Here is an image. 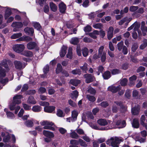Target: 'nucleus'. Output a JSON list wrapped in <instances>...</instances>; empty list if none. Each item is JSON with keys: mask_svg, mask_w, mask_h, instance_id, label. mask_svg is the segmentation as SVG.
<instances>
[{"mask_svg": "<svg viewBox=\"0 0 147 147\" xmlns=\"http://www.w3.org/2000/svg\"><path fill=\"white\" fill-rule=\"evenodd\" d=\"M122 140L120 138L116 137H111L106 141V144L109 146L113 147H118L119 145Z\"/></svg>", "mask_w": 147, "mask_h": 147, "instance_id": "obj_1", "label": "nucleus"}, {"mask_svg": "<svg viewBox=\"0 0 147 147\" xmlns=\"http://www.w3.org/2000/svg\"><path fill=\"white\" fill-rule=\"evenodd\" d=\"M6 70L4 69H0V82L5 84L8 82L7 78H4L6 75Z\"/></svg>", "mask_w": 147, "mask_h": 147, "instance_id": "obj_2", "label": "nucleus"}, {"mask_svg": "<svg viewBox=\"0 0 147 147\" xmlns=\"http://www.w3.org/2000/svg\"><path fill=\"white\" fill-rule=\"evenodd\" d=\"M117 126L116 127H103L100 129L102 130H107L108 129H111L114 128H122L124 127L126 125L125 122L124 121H123L122 122L120 121H118L116 123Z\"/></svg>", "mask_w": 147, "mask_h": 147, "instance_id": "obj_3", "label": "nucleus"}, {"mask_svg": "<svg viewBox=\"0 0 147 147\" xmlns=\"http://www.w3.org/2000/svg\"><path fill=\"white\" fill-rule=\"evenodd\" d=\"M116 105L117 106H120L121 109H124V111L123 112L126 111V108L123 106L122 103L121 102L117 101L115 102V103L112 107V110L113 112L116 113L117 111L118 108Z\"/></svg>", "mask_w": 147, "mask_h": 147, "instance_id": "obj_4", "label": "nucleus"}, {"mask_svg": "<svg viewBox=\"0 0 147 147\" xmlns=\"http://www.w3.org/2000/svg\"><path fill=\"white\" fill-rule=\"evenodd\" d=\"M140 23L136 22L128 28V30L129 31L134 28V31H138L139 36L140 35H141V31L138 30L140 27Z\"/></svg>", "mask_w": 147, "mask_h": 147, "instance_id": "obj_5", "label": "nucleus"}, {"mask_svg": "<svg viewBox=\"0 0 147 147\" xmlns=\"http://www.w3.org/2000/svg\"><path fill=\"white\" fill-rule=\"evenodd\" d=\"M25 47L22 44H17L14 45L13 49L14 51L17 53L22 52L24 49Z\"/></svg>", "mask_w": 147, "mask_h": 147, "instance_id": "obj_6", "label": "nucleus"}, {"mask_svg": "<svg viewBox=\"0 0 147 147\" xmlns=\"http://www.w3.org/2000/svg\"><path fill=\"white\" fill-rule=\"evenodd\" d=\"M23 24L22 22H13L11 24V26L14 28L13 30L14 32L19 31V29L22 27Z\"/></svg>", "mask_w": 147, "mask_h": 147, "instance_id": "obj_7", "label": "nucleus"}, {"mask_svg": "<svg viewBox=\"0 0 147 147\" xmlns=\"http://www.w3.org/2000/svg\"><path fill=\"white\" fill-rule=\"evenodd\" d=\"M102 10H98L95 13H93L89 15V17L90 19H92L94 17L96 14H97V16L98 18L102 17L105 14V12H101Z\"/></svg>", "mask_w": 147, "mask_h": 147, "instance_id": "obj_8", "label": "nucleus"}, {"mask_svg": "<svg viewBox=\"0 0 147 147\" xmlns=\"http://www.w3.org/2000/svg\"><path fill=\"white\" fill-rule=\"evenodd\" d=\"M84 77L86 79L85 82L87 83L92 82L95 79L94 76L90 74H86L84 76Z\"/></svg>", "mask_w": 147, "mask_h": 147, "instance_id": "obj_9", "label": "nucleus"}, {"mask_svg": "<svg viewBox=\"0 0 147 147\" xmlns=\"http://www.w3.org/2000/svg\"><path fill=\"white\" fill-rule=\"evenodd\" d=\"M2 67H4L7 71L9 70L7 60L5 59H3L0 63V69H3Z\"/></svg>", "mask_w": 147, "mask_h": 147, "instance_id": "obj_10", "label": "nucleus"}, {"mask_svg": "<svg viewBox=\"0 0 147 147\" xmlns=\"http://www.w3.org/2000/svg\"><path fill=\"white\" fill-rule=\"evenodd\" d=\"M9 108L11 111L15 109V113L16 114L17 113L18 111L20 109V106L17 105L13 102L9 105Z\"/></svg>", "mask_w": 147, "mask_h": 147, "instance_id": "obj_11", "label": "nucleus"}, {"mask_svg": "<svg viewBox=\"0 0 147 147\" xmlns=\"http://www.w3.org/2000/svg\"><path fill=\"white\" fill-rule=\"evenodd\" d=\"M14 63L15 67L18 69H20L24 68L26 64L25 63L23 64L20 61H15Z\"/></svg>", "mask_w": 147, "mask_h": 147, "instance_id": "obj_12", "label": "nucleus"}, {"mask_svg": "<svg viewBox=\"0 0 147 147\" xmlns=\"http://www.w3.org/2000/svg\"><path fill=\"white\" fill-rule=\"evenodd\" d=\"M49 70V66L48 65H47L43 68L44 74L42 75L41 77L43 78H48L49 76L48 73Z\"/></svg>", "mask_w": 147, "mask_h": 147, "instance_id": "obj_13", "label": "nucleus"}, {"mask_svg": "<svg viewBox=\"0 0 147 147\" xmlns=\"http://www.w3.org/2000/svg\"><path fill=\"white\" fill-rule=\"evenodd\" d=\"M24 30L26 33L31 36H33L34 34V29L32 28L26 27L25 28Z\"/></svg>", "mask_w": 147, "mask_h": 147, "instance_id": "obj_14", "label": "nucleus"}, {"mask_svg": "<svg viewBox=\"0 0 147 147\" xmlns=\"http://www.w3.org/2000/svg\"><path fill=\"white\" fill-rule=\"evenodd\" d=\"M22 98V96L20 95H16L13 98V102L18 104H20L21 102V99Z\"/></svg>", "mask_w": 147, "mask_h": 147, "instance_id": "obj_15", "label": "nucleus"}, {"mask_svg": "<svg viewBox=\"0 0 147 147\" xmlns=\"http://www.w3.org/2000/svg\"><path fill=\"white\" fill-rule=\"evenodd\" d=\"M121 87L120 86L116 87L114 86H112L109 87L108 88V90L112 92H116L118 90L120 89Z\"/></svg>", "mask_w": 147, "mask_h": 147, "instance_id": "obj_16", "label": "nucleus"}, {"mask_svg": "<svg viewBox=\"0 0 147 147\" xmlns=\"http://www.w3.org/2000/svg\"><path fill=\"white\" fill-rule=\"evenodd\" d=\"M113 27H110L108 29L107 33V38L110 40L113 36Z\"/></svg>", "mask_w": 147, "mask_h": 147, "instance_id": "obj_17", "label": "nucleus"}, {"mask_svg": "<svg viewBox=\"0 0 147 147\" xmlns=\"http://www.w3.org/2000/svg\"><path fill=\"white\" fill-rule=\"evenodd\" d=\"M47 126H45L43 128L45 129H51L52 130H54L55 128L53 127L54 125L53 123L52 122H50L47 121Z\"/></svg>", "mask_w": 147, "mask_h": 147, "instance_id": "obj_18", "label": "nucleus"}, {"mask_svg": "<svg viewBox=\"0 0 147 147\" xmlns=\"http://www.w3.org/2000/svg\"><path fill=\"white\" fill-rule=\"evenodd\" d=\"M55 107L53 106H48L44 108L45 112L48 113H51L55 110Z\"/></svg>", "mask_w": 147, "mask_h": 147, "instance_id": "obj_19", "label": "nucleus"}, {"mask_svg": "<svg viewBox=\"0 0 147 147\" xmlns=\"http://www.w3.org/2000/svg\"><path fill=\"white\" fill-rule=\"evenodd\" d=\"M43 134L45 136L49 138H52L54 137L53 133L48 131L44 130Z\"/></svg>", "mask_w": 147, "mask_h": 147, "instance_id": "obj_20", "label": "nucleus"}, {"mask_svg": "<svg viewBox=\"0 0 147 147\" xmlns=\"http://www.w3.org/2000/svg\"><path fill=\"white\" fill-rule=\"evenodd\" d=\"M4 10L5 11V19H7L11 14V11L9 8L6 7Z\"/></svg>", "mask_w": 147, "mask_h": 147, "instance_id": "obj_21", "label": "nucleus"}, {"mask_svg": "<svg viewBox=\"0 0 147 147\" xmlns=\"http://www.w3.org/2000/svg\"><path fill=\"white\" fill-rule=\"evenodd\" d=\"M37 46L36 43L33 42H30L28 43L27 45L28 49L31 50L35 48Z\"/></svg>", "mask_w": 147, "mask_h": 147, "instance_id": "obj_22", "label": "nucleus"}, {"mask_svg": "<svg viewBox=\"0 0 147 147\" xmlns=\"http://www.w3.org/2000/svg\"><path fill=\"white\" fill-rule=\"evenodd\" d=\"M2 136H5L3 138V141L4 142H8L10 141V136L7 133L5 134L3 132L2 133Z\"/></svg>", "mask_w": 147, "mask_h": 147, "instance_id": "obj_23", "label": "nucleus"}, {"mask_svg": "<svg viewBox=\"0 0 147 147\" xmlns=\"http://www.w3.org/2000/svg\"><path fill=\"white\" fill-rule=\"evenodd\" d=\"M59 7L61 12H65L66 9V5L63 2H61L59 4Z\"/></svg>", "mask_w": 147, "mask_h": 147, "instance_id": "obj_24", "label": "nucleus"}, {"mask_svg": "<svg viewBox=\"0 0 147 147\" xmlns=\"http://www.w3.org/2000/svg\"><path fill=\"white\" fill-rule=\"evenodd\" d=\"M98 123L100 125L105 126L108 124V122L105 119H100L97 120Z\"/></svg>", "mask_w": 147, "mask_h": 147, "instance_id": "obj_25", "label": "nucleus"}, {"mask_svg": "<svg viewBox=\"0 0 147 147\" xmlns=\"http://www.w3.org/2000/svg\"><path fill=\"white\" fill-rule=\"evenodd\" d=\"M140 107L139 106L137 105L136 107L133 108L131 109V112L134 115H137L139 112Z\"/></svg>", "mask_w": 147, "mask_h": 147, "instance_id": "obj_26", "label": "nucleus"}, {"mask_svg": "<svg viewBox=\"0 0 147 147\" xmlns=\"http://www.w3.org/2000/svg\"><path fill=\"white\" fill-rule=\"evenodd\" d=\"M67 47L66 46H63L61 48L60 52V56L61 57H64L66 53Z\"/></svg>", "mask_w": 147, "mask_h": 147, "instance_id": "obj_27", "label": "nucleus"}, {"mask_svg": "<svg viewBox=\"0 0 147 147\" xmlns=\"http://www.w3.org/2000/svg\"><path fill=\"white\" fill-rule=\"evenodd\" d=\"M99 32L96 30H94L93 32L89 33V36L94 39H96L97 38L96 35L99 34Z\"/></svg>", "mask_w": 147, "mask_h": 147, "instance_id": "obj_28", "label": "nucleus"}, {"mask_svg": "<svg viewBox=\"0 0 147 147\" xmlns=\"http://www.w3.org/2000/svg\"><path fill=\"white\" fill-rule=\"evenodd\" d=\"M70 83L75 86H77L80 83V81L78 80L72 79L70 81Z\"/></svg>", "mask_w": 147, "mask_h": 147, "instance_id": "obj_29", "label": "nucleus"}, {"mask_svg": "<svg viewBox=\"0 0 147 147\" xmlns=\"http://www.w3.org/2000/svg\"><path fill=\"white\" fill-rule=\"evenodd\" d=\"M4 110L6 113L7 116L8 118L9 119H13L14 118V115L10 112H8L7 109H5Z\"/></svg>", "mask_w": 147, "mask_h": 147, "instance_id": "obj_30", "label": "nucleus"}, {"mask_svg": "<svg viewBox=\"0 0 147 147\" xmlns=\"http://www.w3.org/2000/svg\"><path fill=\"white\" fill-rule=\"evenodd\" d=\"M42 109L41 107L38 105L33 106L32 108V111L34 112H40Z\"/></svg>", "mask_w": 147, "mask_h": 147, "instance_id": "obj_31", "label": "nucleus"}, {"mask_svg": "<svg viewBox=\"0 0 147 147\" xmlns=\"http://www.w3.org/2000/svg\"><path fill=\"white\" fill-rule=\"evenodd\" d=\"M28 102L32 104H35L36 103V101L34 97L32 96H30L27 100Z\"/></svg>", "mask_w": 147, "mask_h": 147, "instance_id": "obj_32", "label": "nucleus"}, {"mask_svg": "<svg viewBox=\"0 0 147 147\" xmlns=\"http://www.w3.org/2000/svg\"><path fill=\"white\" fill-rule=\"evenodd\" d=\"M22 54L28 57H32L33 56L32 53L29 51H25L22 52Z\"/></svg>", "mask_w": 147, "mask_h": 147, "instance_id": "obj_33", "label": "nucleus"}, {"mask_svg": "<svg viewBox=\"0 0 147 147\" xmlns=\"http://www.w3.org/2000/svg\"><path fill=\"white\" fill-rule=\"evenodd\" d=\"M139 124L138 120L137 119H134L133 120L132 123L133 127L135 128H138L139 127Z\"/></svg>", "mask_w": 147, "mask_h": 147, "instance_id": "obj_34", "label": "nucleus"}, {"mask_svg": "<svg viewBox=\"0 0 147 147\" xmlns=\"http://www.w3.org/2000/svg\"><path fill=\"white\" fill-rule=\"evenodd\" d=\"M137 79V77L135 75H133L131 77H130L129 78L130 81V83L129 85L131 86L132 85L134 84V81L136 80Z\"/></svg>", "mask_w": 147, "mask_h": 147, "instance_id": "obj_35", "label": "nucleus"}, {"mask_svg": "<svg viewBox=\"0 0 147 147\" xmlns=\"http://www.w3.org/2000/svg\"><path fill=\"white\" fill-rule=\"evenodd\" d=\"M102 76L104 79H108L111 76V73L109 71H106L102 74Z\"/></svg>", "mask_w": 147, "mask_h": 147, "instance_id": "obj_36", "label": "nucleus"}, {"mask_svg": "<svg viewBox=\"0 0 147 147\" xmlns=\"http://www.w3.org/2000/svg\"><path fill=\"white\" fill-rule=\"evenodd\" d=\"M50 7L51 11L53 12L56 11L57 9V7L56 5L53 2L50 3Z\"/></svg>", "mask_w": 147, "mask_h": 147, "instance_id": "obj_37", "label": "nucleus"}, {"mask_svg": "<svg viewBox=\"0 0 147 147\" xmlns=\"http://www.w3.org/2000/svg\"><path fill=\"white\" fill-rule=\"evenodd\" d=\"M32 24L34 27L37 30H41V27L40 24L38 23L33 22L32 23Z\"/></svg>", "mask_w": 147, "mask_h": 147, "instance_id": "obj_38", "label": "nucleus"}, {"mask_svg": "<svg viewBox=\"0 0 147 147\" xmlns=\"http://www.w3.org/2000/svg\"><path fill=\"white\" fill-rule=\"evenodd\" d=\"M67 57L69 59H71L72 57V49L69 47L68 49V53L67 55Z\"/></svg>", "mask_w": 147, "mask_h": 147, "instance_id": "obj_39", "label": "nucleus"}, {"mask_svg": "<svg viewBox=\"0 0 147 147\" xmlns=\"http://www.w3.org/2000/svg\"><path fill=\"white\" fill-rule=\"evenodd\" d=\"M79 38L77 37H74L71 38L70 42V43L73 45H76L79 42Z\"/></svg>", "mask_w": 147, "mask_h": 147, "instance_id": "obj_40", "label": "nucleus"}, {"mask_svg": "<svg viewBox=\"0 0 147 147\" xmlns=\"http://www.w3.org/2000/svg\"><path fill=\"white\" fill-rule=\"evenodd\" d=\"M22 35V34L21 32L18 33H15L13 34L11 37V39H16L17 38H19Z\"/></svg>", "mask_w": 147, "mask_h": 147, "instance_id": "obj_41", "label": "nucleus"}, {"mask_svg": "<svg viewBox=\"0 0 147 147\" xmlns=\"http://www.w3.org/2000/svg\"><path fill=\"white\" fill-rule=\"evenodd\" d=\"M78 95V92L77 90H75L73 92L71 95V97L73 99H76Z\"/></svg>", "mask_w": 147, "mask_h": 147, "instance_id": "obj_42", "label": "nucleus"}, {"mask_svg": "<svg viewBox=\"0 0 147 147\" xmlns=\"http://www.w3.org/2000/svg\"><path fill=\"white\" fill-rule=\"evenodd\" d=\"M57 115L60 117H63L65 115V114L63 111L60 109H58L57 111Z\"/></svg>", "mask_w": 147, "mask_h": 147, "instance_id": "obj_43", "label": "nucleus"}, {"mask_svg": "<svg viewBox=\"0 0 147 147\" xmlns=\"http://www.w3.org/2000/svg\"><path fill=\"white\" fill-rule=\"evenodd\" d=\"M71 131L72 132L70 134V136L71 138L77 139L79 137L78 135L75 131H73L72 130H71Z\"/></svg>", "mask_w": 147, "mask_h": 147, "instance_id": "obj_44", "label": "nucleus"}, {"mask_svg": "<svg viewBox=\"0 0 147 147\" xmlns=\"http://www.w3.org/2000/svg\"><path fill=\"white\" fill-rule=\"evenodd\" d=\"M78 142L81 146L86 147L88 146V145L86 143L81 139H79L78 140Z\"/></svg>", "mask_w": 147, "mask_h": 147, "instance_id": "obj_45", "label": "nucleus"}, {"mask_svg": "<svg viewBox=\"0 0 147 147\" xmlns=\"http://www.w3.org/2000/svg\"><path fill=\"white\" fill-rule=\"evenodd\" d=\"M136 141L139 142L140 143H144L145 142V138H142L139 136H136L135 138Z\"/></svg>", "mask_w": 147, "mask_h": 147, "instance_id": "obj_46", "label": "nucleus"}, {"mask_svg": "<svg viewBox=\"0 0 147 147\" xmlns=\"http://www.w3.org/2000/svg\"><path fill=\"white\" fill-rule=\"evenodd\" d=\"M82 54L84 57H86L88 55V49L86 47L82 49Z\"/></svg>", "mask_w": 147, "mask_h": 147, "instance_id": "obj_47", "label": "nucleus"}, {"mask_svg": "<svg viewBox=\"0 0 147 147\" xmlns=\"http://www.w3.org/2000/svg\"><path fill=\"white\" fill-rule=\"evenodd\" d=\"M25 124L26 126L28 127H31L33 125V122L31 120H28L25 123Z\"/></svg>", "mask_w": 147, "mask_h": 147, "instance_id": "obj_48", "label": "nucleus"}, {"mask_svg": "<svg viewBox=\"0 0 147 147\" xmlns=\"http://www.w3.org/2000/svg\"><path fill=\"white\" fill-rule=\"evenodd\" d=\"M147 46V39H144L143 43L140 46V48L141 49H144Z\"/></svg>", "mask_w": 147, "mask_h": 147, "instance_id": "obj_49", "label": "nucleus"}, {"mask_svg": "<svg viewBox=\"0 0 147 147\" xmlns=\"http://www.w3.org/2000/svg\"><path fill=\"white\" fill-rule=\"evenodd\" d=\"M71 113V117L76 120L78 114V112L76 110H74L72 111Z\"/></svg>", "mask_w": 147, "mask_h": 147, "instance_id": "obj_50", "label": "nucleus"}, {"mask_svg": "<svg viewBox=\"0 0 147 147\" xmlns=\"http://www.w3.org/2000/svg\"><path fill=\"white\" fill-rule=\"evenodd\" d=\"M123 45V42L122 41H121L120 42H119L117 44V48L119 51H121L122 49L123 48V47L124 46Z\"/></svg>", "mask_w": 147, "mask_h": 147, "instance_id": "obj_51", "label": "nucleus"}, {"mask_svg": "<svg viewBox=\"0 0 147 147\" xmlns=\"http://www.w3.org/2000/svg\"><path fill=\"white\" fill-rule=\"evenodd\" d=\"M86 97L89 101L92 102H94L96 99L94 96H91L89 94L87 95Z\"/></svg>", "mask_w": 147, "mask_h": 147, "instance_id": "obj_52", "label": "nucleus"}, {"mask_svg": "<svg viewBox=\"0 0 147 147\" xmlns=\"http://www.w3.org/2000/svg\"><path fill=\"white\" fill-rule=\"evenodd\" d=\"M87 92L88 93L92 94H95L96 92L95 90L91 87H88Z\"/></svg>", "mask_w": 147, "mask_h": 147, "instance_id": "obj_53", "label": "nucleus"}, {"mask_svg": "<svg viewBox=\"0 0 147 147\" xmlns=\"http://www.w3.org/2000/svg\"><path fill=\"white\" fill-rule=\"evenodd\" d=\"M100 57H101V59L102 62H104L106 59V53L105 52H104L100 56Z\"/></svg>", "mask_w": 147, "mask_h": 147, "instance_id": "obj_54", "label": "nucleus"}, {"mask_svg": "<svg viewBox=\"0 0 147 147\" xmlns=\"http://www.w3.org/2000/svg\"><path fill=\"white\" fill-rule=\"evenodd\" d=\"M62 69V67L61 64L60 63H58L56 69V73H59L61 71Z\"/></svg>", "mask_w": 147, "mask_h": 147, "instance_id": "obj_55", "label": "nucleus"}, {"mask_svg": "<svg viewBox=\"0 0 147 147\" xmlns=\"http://www.w3.org/2000/svg\"><path fill=\"white\" fill-rule=\"evenodd\" d=\"M81 138L87 142H89L91 141V139L86 134L82 136Z\"/></svg>", "mask_w": 147, "mask_h": 147, "instance_id": "obj_56", "label": "nucleus"}, {"mask_svg": "<svg viewBox=\"0 0 147 147\" xmlns=\"http://www.w3.org/2000/svg\"><path fill=\"white\" fill-rule=\"evenodd\" d=\"M93 26L96 29H100L102 27V25L100 23L94 24Z\"/></svg>", "mask_w": 147, "mask_h": 147, "instance_id": "obj_57", "label": "nucleus"}, {"mask_svg": "<svg viewBox=\"0 0 147 147\" xmlns=\"http://www.w3.org/2000/svg\"><path fill=\"white\" fill-rule=\"evenodd\" d=\"M39 104L41 106H45V107L49 106V103L46 101H40L39 102Z\"/></svg>", "mask_w": 147, "mask_h": 147, "instance_id": "obj_58", "label": "nucleus"}, {"mask_svg": "<svg viewBox=\"0 0 147 147\" xmlns=\"http://www.w3.org/2000/svg\"><path fill=\"white\" fill-rule=\"evenodd\" d=\"M127 80L125 78L121 80L120 83L121 86H125L127 85Z\"/></svg>", "mask_w": 147, "mask_h": 147, "instance_id": "obj_59", "label": "nucleus"}, {"mask_svg": "<svg viewBox=\"0 0 147 147\" xmlns=\"http://www.w3.org/2000/svg\"><path fill=\"white\" fill-rule=\"evenodd\" d=\"M49 7L48 4L47 3H45L44 7L43 8L44 12L46 13H47L49 11Z\"/></svg>", "mask_w": 147, "mask_h": 147, "instance_id": "obj_60", "label": "nucleus"}, {"mask_svg": "<svg viewBox=\"0 0 147 147\" xmlns=\"http://www.w3.org/2000/svg\"><path fill=\"white\" fill-rule=\"evenodd\" d=\"M141 30L142 32L143 36H145L147 32V27H141Z\"/></svg>", "mask_w": 147, "mask_h": 147, "instance_id": "obj_61", "label": "nucleus"}, {"mask_svg": "<svg viewBox=\"0 0 147 147\" xmlns=\"http://www.w3.org/2000/svg\"><path fill=\"white\" fill-rule=\"evenodd\" d=\"M138 7V6H132L129 8V10L131 12H134L137 10Z\"/></svg>", "mask_w": 147, "mask_h": 147, "instance_id": "obj_62", "label": "nucleus"}, {"mask_svg": "<svg viewBox=\"0 0 147 147\" xmlns=\"http://www.w3.org/2000/svg\"><path fill=\"white\" fill-rule=\"evenodd\" d=\"M104 49V47L103 46H101L99 48L98 50V54L99 55L101 56L102 54V53L104 52L103 51V50Z\"/></svg>", "mask_w": 147, "mask_h": 147, "instance_id": "obj_63", "label": "nucleus"}, {"mask_svg": "<svg viewBox=\"0 0 147 147\" xmlns=\"http://www.w3.org/2000/svg\"><path fill=\"white\" fill-rule=\"evenodd\" d=\"M46 91V89L43 87H40L38 90V92L39 93L43 94L45 93Z\"/></svg>", "mask_w": 147, "mask_h": 147, "instance_id": "obj_64", "label": "nucleus"}]
</instances>
